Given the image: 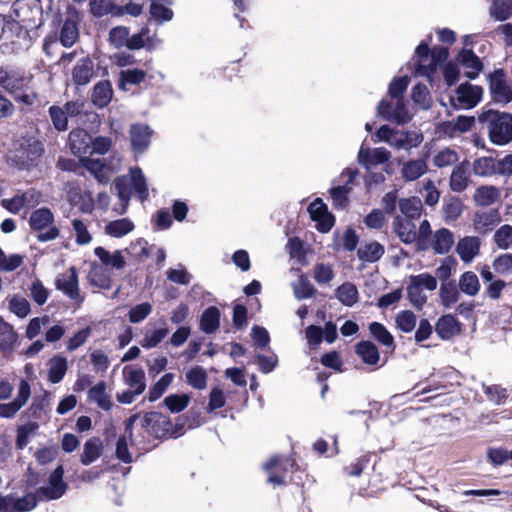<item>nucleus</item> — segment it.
Instances as JSON below:
<instances>
[{"label": "nucleus", "mask_w": 512, "mask_h": 512, "mask_svg": "<svg viewBox=\"0 0 512 512\" xmlns=\"http://www.w3.org/2000/svg\"><path fill=\"white\" fill-rule=\"evenodd\" d=\"M479 121L487 125L490 140L497 145H504L512 140V115L489 110L484 112Z\"/></svg>", "instance_id": "obj_1"}, {"label": "nucleus", "mask_w": 512, "mask_h": 512, "mask_svg": "<svg viewBox=\"0 0 512 512\" xmlns=\"http://www.w3.org/2000/svg\"><path fill=\"white\" fill-rule=\"evenodd\" d=\"M114 188L119 199L124 203L122 213L130 200L132 189L141 201L148 198L146 178L140 168H131L129 176H121L115 179Z\"/></svg>", "instance_id": "obj_2"}, {"label": "nucleus", "mask_w": 512, "mask_h": 512, "mask_svg": "<svg viewBox=\"0 0 512 512\" xmlns=\"http://www.w3.org/2000/svg\"><path fill=\"white\" fill-rule=\"evenodd\" d=\"M54 215L48 208H40L31 213L29 224L33 230L44 231L39 234L38 240L45 242L56 239L59 229L53 225Z\"/></svg>", "instance_id": "obj_3"}, {"label": "nucleus", "mask_w": 512, "mask_h": 512, "mask_svg": "<svg viewBox=\"0 0 512 512\" xmlns=\"http://www.w3.org/2000/svg\"><path fill=\"white\" fill-rule=\"evenodd\" d=\"M55 286L78 305L84 301V296L81 294L79 287L78 272L75 267L72 266L63 273H60L55 280Z\"/></svg>", "instance_id": "obj_4"}, {"label": "nucleus", "mask_w": 512, "mask_h": 512, "mask_svg": "<svg viewBox=\"0 0 512 512\" xmlns=\"http://www.w3.org/2000/svg\"><path fill=\"white\" fill-rule=\"evenodd\" d=\"M64 470L58 466L49 476L46 485L37 489L35 495L39 501L55 500L62 497L67 489V484L63 481Z\"/></svg>", "instance_id": "obj_5"}, {"label": "nucleus", "mask_w": 512, "mask_h": 512, "mask_svg": "<svg viewBox=\"0 0 512 512\" xmlns=\"http://www.w3.org/2000/svg\"><path fill=\"white\" fill-rule=\"evenodd\" d=\"M488 81L492 99L496 103L507 104L512 101V89L502 69L489 74Z\"/></svg>", "instance_id": "obj_6"}, {"label": "nucleus", "mask_w": 512, "mask_h": 512, "mask_svg": "<svg viewBox=\"0 0 512 512\" xmlns=\"http://www.w3.org/2000/svg\"><path fill=\"white\" fill-rule=\"evenodd\" d=\"M378 115L387 121L404 124L410 121L411 116L402 99L382 100L378 105Z\"/></svg>", "instance_id": "obj_7"}, {"label": "nucleus", "mask_w": 512, "mask_h": 512, "mask_svg": "<svg viewBox=\"0 0 512 512\" xmlns=\"http://www.w3.org/2000/svg\"><path fill=\"white\" fill-rule=\"evenodd\" d=\"M482 95L483 89L480 86L463 83L455 90V96L452 98V101L459 108L471 109L478 104Z\"/></svg>", "instance_id": "obj_8"}, {"label": "nucleus", "mask_w": 512, "mask_h": 512, "mask_svg": "<svg viewBox=\"0 0 512 512\" xmlns=\"http://www.w3.org/2000/svg\"><path fill=\"white\" fill-rule=\"evenodd\" d=\"M295 462L291 458L272 457L267 461L263 468L269 474L268 482L274 486L285 485V473L292 469Z\"/></svg>", "instance_id": "obj_9"}, {"label": "nucleus", "mask_w": 512, "mask_h": 512, "mask_svg": "<svg viewBox=\"0 0 512 512\" xmlns=\"http://www.w3.org/2000/svg\"><path fill=\"white\" fill-rule=\"evenodd\" d=\"M31 388L27 380L22 379L18 386L16 398L9 403H0V417L12 418L28 402Z\"/></svg>", "instance_id": "obj_10"}, {"label": "nucleus", "mask_w": 512, "mask_h": 512, "mask_svg": "<svg viewBox=\"0 0 512 512\" xmlns=\"http://www.w3.org/2000/svg\"><path fill=\"white\" fill-rule=\"evenodd\" d=\"M141 425L155 437H163L172 430V423L166 415L158 412L146 413Z\"/></svg>", "instance_id": "obj_11"}, {"label": "nucleus", "mask_w": 512, "mask_h": 512, "mask_svg": "<svg viewBox=\"0 0 512 512\" xmlns=\"http://www.w3.org/2000/svg\"><path fill=\"white\" fill-rule=\"evenodd\" d=\"M391 159V152L384 147L365 148L361 146L358 152V163L367 170L372 167L385 164Z\"/></svg>", "instance_id": "obj_12"}, {"label": "nucleus", "mask_w": 512, "mask_h": 512, "mask_svg": "<svg viewBox=\"0 0 512 512\" xmlns=\"http://www.w3.org/2000/svg\"><path fill=\"white\" fill-rule=\"evenodd\" d=\"M481 246L478 236H464L456 243L455 251L464 264H471L480 255Z\"/></svg>", "instance_id": "obj_13"}, {"label": "nucleus", "mask_w": 512, "mask_h": 512, "mask_svg": "<svg viewBox=\"0 0 512 512\" xmlns=\"http://www.w3.org/2000/svg\"><path fill=\"white\" fill-rule=\"evenodd\" d=\"M501 222V215L497 209L478 211L473 217V229L479 234H488Z\"/></svg>", "instance_id": "obj_14"}, {"label": "nucleus", "mask_w": 512, "mask_h": 512, "mask_svg": "<svg viewBox=\"0 0 512 512\" xmlns=\"http://www.w3.org/2000/svg\"><path fill=\"white\" fill-rule=\"evenodd\" d=\"M312 220L316 221L317 229L321 232H328L334 225V217L328 212L327 206L319 198L314 200L308 207Z\"/></svg>", "instance_id": "obj_15"}, {"label": "nucleus", "mask_w": 512, "mask_h": 512, "mask_svg": "<svg viewBox=\"0 0 512 512\" xmlns=\"http://www.w3.org/2000/svg\"><path fill=\"white\" fill-rule=\"evenodd\" d=\"M28 81L13 70L0 68V87L10 94H16L25 89Z\"/></svg>", "instance_id": "obj_16"}, {"label": "nucleus", "mask_w": 512, "mask_h": 512, "mask_svg": "<svg viewBox=\"0 0 512 512\" xmlns=\"http://www.w3.org/2000/svg\"><path fill=\"white\" fill-rule=\"evenodd\" d=\"M39 194L35 190H27L21 194L15 195L11 199L2 201L3 207L12 213H18L26 207H32L38 203Z\"/></svg>", "instance_id": "obj_17"}, {"label": "nucleus", "mask_w": 512, "mask_h": 512, "mask_svg": "<svg viewBox=\"0 0 512 512\" xmlns=\"http://www.w3.org/2000/svg\"><path fill=\"white\" fill-rule=\"evenodd\" d=\"M393 231L405 244H411L417 239V228L413 220L398 215L393 220Z\"/></svg>", "instance_id": "obj_18"}, {"label": "nucleus", "mask_w": 512, "mask_h": 512, "mask_svg": "<svg viewBox=\"0 0 512 512\" xmlns=\"http://www.w3.org/2000/svg\"><path fill=\"white\" fill-rule=\"evenodd\" d=\"M416 54V67L415 73L420 76H424L430 78L434 73L435 66L433 57H431L428 45L425 43H421L415 51Z\"/></svg>", "instance_id": "obj_19"}, {"label": "nucleus", "mask_w": 512, "mask_h": 512, "mask_svg": "<svg viewBox=\"0 0 512 512\" xmlns=\"http://www.w3.org/2000/svg\"><path fill=\"white\" fill-rule=\"evenodd\" d=\"M91 143V135L83 129L72 130L69 133L70 149L78 157H83L90 152Z\"/></svg>", "instance_id": "obj_20"}, {"label": "nucleus", "mask_w": 512, "mask_h": 512, "mask_svg": "<svg viewBox=\"0 0 512 512\" xmlns=\"http://www.w3.org/2000/svg\"><path fill=\"white\" fill-rule=\"evenodd\" d=\"M459 63L465 69V75L469 79L476 78L483 70V64L479 57L470 49H463L458 57Z\"/></svg>", "instance_id": "obj_21"}, {"label": "nucleus", "mask_w": 512, "mask_h": 512, "mask_svg": "<svg viewBox=\"0 0 512 512\" xmlns=\"http://www.w3.org/2000/svg\"><path fill=\"white\" fill-rule=\"evenodd\" d=\"M72 81L77 86L87 85L94 76V65L91 59L85 57L77 61L72 72Z\"/></svg>", "instance_id": "obj_22"}, {"label": "nucleus", "mask_w": 512, "mask_h": 512, "mask_svg": "<svg viewBox=\"0 0 512 512\" xmlns=\"http://www.w3.org/2000/svg\"><path fill=\"white\" fill-rule=\"evenodd\" d=\"M435 331L442 340H449L460 333L461 324L453 315H443L437 320Z\"/></svg>", "instance_id": "obj_23"}, {"label": "nucleus", "mask_w": 512, "mask_h": 512, "mask_svg": "<svg viewBox=\"0 0 512 512\" xmlns=\"http://www.w3.org/2000/svg\"><path fill=\"white\" fill-rule=\"evenodd\" d=\"M428 171V164L425 159H410L403 162L401 166V177L406 182L419 179Z\"/></svg>", "instance_id": "obj_24"}, {"label": "nucleus", "mask_w": 512, "mask_h": 512, "mask_svg": "<svg viewBox=\"0 0 512 512\" xmlns=\"http://www.w3.org/2000/svg\"><path fill=\"white\" fill-rule=\"evenodd\" d=\"M454 235L447 228L436 230L432 236L431 247L436 254H447L454 245Z\"/></svg>", "instance_id": "obj_25"}, {"label": "nucleus", "mask_w": 512, "mask_h": 512, "mask_svg": "<svg viewBox=\"0 0 512 512\" xmlns=\"http://www.w3.org/2000/svg\"><path fill=\"white\" fill-rule=\"evenodd\" d=\"M94 254L99 258L103 265L116 270H121L126 266V258L123 250L110 252L103 247H96Z\"/></svg>", "instance_id": "obj_26"}, {"label": "nucleus", "mask_w": 512, "mask_h": 512, "mask_svg": "<svg viewBox=\"0 0 512 512\" xmlns=\"http://www.w3.org/2000/svg\"><path fill=\"white\" fill-rule=\"evenodd\" d=\"M131 145L136 153H142L150 144L151 131L148 126L135 124L130 129Z\"/></svg>", "instance_id": "obj_27"}, {"label": "nucleus", "mask_w": 512, "mask_h": 512, "mask_svg": "<svg viewBox=\"0 0 512 512\" xmlns=\"http://www.w3.org/2000/svg\"><path fill=\"white\" fill-rule=\"evenodd\" d=\"M44 151L43 144L34 138L25 139L20 143L19 159L32 163L39 159Z\"/></svg>", "instance_id": "obj_28"}, {"label": "nucleus", "mask_w": 512, "mask_h": 512, "mask_svg": "<svg viewBox=\"0 0 512 512\" xmlns=\"http://www.w3.org/2000/svg\"><path fill=\"white\" fill-rule=\"evenodd\" d=\"M47 366L48 380L53 384H57L61 382L66 375L68 370V361L65 356L56 354L48 360Z\"/></svg>", "instance_id": "obj_29"}, {"label": "nucleus", "mask_w": 512, "mask_h": 512, "mask_svg": "<svg viewBox=\"0 0 512 512\" xmlns=\"http://www.w3.org/2000/svg\"><path fill=\"white\" fill-rule=\"evenodd\" d=\"M88 398L103 410L108 411L112 407L111 396L107 392V385L104 381L98 382L89 389Z\"/></svg>", "instance_id": "obj_30"}, {"label": "nucleus", "mask_w": 512, "mask_h": 512, "mask_svg": "<svg viewBox=\"0 0 512 512\" xmlns=\"http://www.w3.org/2000/svg\"><path fill=\"white\" fill-rule=\"evenodd\" d=\"M7 501L4 512H29L36 507L39 500L35 494H27L22 498L7 496Z\"/></svg>", "instance_id": "obj_31"}, {"label": "nucleus", "mask_w": 512, "mask_h": 512, "mask_svg": "<svg viewBox=\"0 0 512 512\" xmlns=\"http://www.w3.org/2000/svg\"><path fill=\"white\" fill-rule=\"evenodd\" d=\"M102 452V441L97 437H92L84 443L80 461L83 465H90L102 455Z\"/></svg>", "instance_id": "obj_32"}, {"label": "nucleus", "mask_w": 512, "mask_h": 512, "mask_svg": "<svg viewBox=\"0 0 512 512\" xmlns=\"http://www.w3.org/2000/svg\"><path fill=\"white\" fill-rule=\"evenodd\" d=\"M123 377L126 385L134 391V394H141L145 390V373L142 369L125 367L123 369Z\"/></svg>", "instance_id": "obj_33"}, {"label": "nucleus", "mask_w": 512, "mask_h": 512, "mask_svg": "<svg viewBox=\"0 0 512 512\" xmlns=\"http://www.w3.org/2000/svg\"><path fill=\"white\" fill-rule=\"evenodd\" d=\"M500 190L495 186H480L476 189L473 199L478 206H490L500 199Z\"/></svg>", "instance_id": "obj_34"}, {"label": "nucleus", "mask_w": 512, "mask_h": 512, "mask_svg": "<svg viewBox=\"0 0 512 512\" xmlns=\"http://www.w3.org/2000/svg\"><path fill=\"white\" fill-rule=\"evenodd\" d=\"M113 96V90L109 81L103 80L98 82L92 92V102L99 108L106 107Z\"/></svg>", "instance_id": "obj_35"}, {"label": "nucleus", "mask_w": 512, "mask_h": 512, "mask_svg": "<svg viewBox=\"0 0 512 512\" xmlns=\"http://www.w3.org/2000/svg\"><path fill=\"white\" fill-rule=\"evenodd\" d=\"M120 161V157L114 155L111 164L108 166L99 160H87L85 166L99 181H105L108 179L105 169L107 168L109 171L118 170Z\"/></svg>", "instance_id": "obj_36"}, {"label": "nucleus", "mask_w": 512, "mask_h": 512, "mask_svg": "<svg viewBox=\"0 0 512 512\" xmlns=\"http://www.w3.org/2000/svg\"><path fill=\"white\" fill-rule=\"evenodd\" d=\"M69 202L78 207L83 213H92L94 209V200L92 194L88 191L81 192L78 189H73L69 193Z\"/></svg>", "instance_id": "obj_37"}, {"label": "nucleus", "mask_w": 512, "mask_h": 512, "mask_svg": "<svg viewBox=\"0 0 512 512\" xmlns=\"http://www.w3.org/2000/svg\"><path fill=\"white\" fill-rule=\"evenodd\" d=\"M469 182V173L466 163H461L454 167L450 176V188L454 192L464 191Z\"/></svg>", "instance_id": "obj_38"}, {"label": "nucleus", "mask_w": 512, "mask_h": 512, "mask_svg": "<svg viewBox=\"0 0 512 512\" xmlns=\"http://www.w3.org/2000/svg\"><path fill=\"white\" fill-rule=\"evenodd\" d=\"M90 12L96 17H102L106 14L115 16L123 15L122 8L114 4L113 0H90Z\"/></svg>", "instance_id": "obj_39"}, {"label": "nucleus", "mask_w": 512, "mask_h": 512, "mask_svg": "<svg viewBox=\"0 0 512 512\" xmlns=\"http://www.w3.org/2000/svg\"><path fill=\"white\" fill-rule=\"evenodd\" d=\"M403 130L391 128L388 125H382L376 132L374 142H385L394 149L398 150L401 144Z\"/></svg>", "instance_id": "obj_40"}, {"label": "nucleus", "mask_w": 512, "mask_h": 512, "mask_svg": "<svg viewBox=\"0 0 512 512\" xmlns=\"http://www.w3.org/2000/svg\"><path fill=\"white\" fill-rule=\"evenodd\" d=\"M459 290L464 294L473 297L476 296L481 288L478 276L473 271H466L459 277Z\"/></svg>", "instance_id": "obj_41"}, {"label": "nucleus", "mask_w": 512, "mask_h": 512, "mask_svg": "<svg viewBox=\"0 0 512 512\" xmlns=\"http://www.w3.org/2000/svg\"><path fill=\"white\" fill-rule=\"evenodd\" d=\"M385 248L377 241L367 242L360 246L357 251L358 257L366 262H376L384 254Z\"/></svg>", "instance_id": "obj_42"}, {"label": "nucleus", "mask_w": 512, "mask_h": 512, "mask_svg": "<svg viewBox=\"0 0 512 512\" xmlns=\"http://www.w3.org/2000/svg\"><path fill=\"white\" fill-rule=\"evenodd\" d=\"M460 290L454 282H442L439 289L440 303L445 308H451L460 298Z\"/></svg>", "instance_id": "obj_43"}, {"label": "nucleus", "mask_w": 512, "mask_h": 512, "mask_svg": "<svg viewBox=\"0 0 512 512\" xmlns=\"http://www.w3.org/2000/svg\"><path fill=\"white\" fill-rule=\"evenodd\" d=\"M356 353L365 364L376 365L380 355L376 345L370 341H362L356 346Z\"/></svg>", "instance_id": "obj_44"}, {"label": "nucleus", "mask_w": 512, "mask_h": 512, "mask_svg": "<svg viewBox=\"0 0 512 512\" xmlns=\"http://www.w3.org/2000/svg\"><path fill=\"white\" fill-rule=\"evenodd\" d=\"M133 229V222L127 218H122L108 222L104 228V231L111 237L120 238L133 231Z\"/></svg>", "instance_id": "obj_45"}, {"label": "nucleus", "mask_w": 512, "mask_h": 512, "mask_svg": "<svg viewBox=\"0 0 512 512\" xmlns=\"http://www.w3.org/2000/svg\"><path fill=\"white\" fill-rule=\"evenodd\" d=\"M89 282L101 289H110L111 278L108 272L97 263H92L88 274Z\"/></svg>", "instance_id": "obj_46"}, {"label": "nucleus", "mask_w": 512, "mask_h": 512, "mask_svg": "<svg viewBox=\"0 0 512 512\" xmlns=\"http://www.w3.org/2000/svg\"><path fill=\"white\" fill-rule=\"evenodd\" d=\"M399 209L403 218H409L414 221L421 216L423 207L420 199L411 197L401 199L399 201Z\"/></svg>", "instance_id": "obj_47"}, {"label": "nucleus", "mask_w": 512, "mask_h": 512, "mask_svg": "<svg viewBox=\"0 0 512 512\" xmlns=\"http://www.w3.org/2000/svg\"><path fill=\"white\" fill-rule=\"evenodd\" d=\"M336 298L345 306L351 307L358 302L359 294L357 287L350 282L339 286L335 291Z\"/></svg>", "instance_id": "obj_48"}, {"label": "nucleus", "mask_w": 512, "mask_h": 512, "mask_svg": "<svg viewBox=\"0 0 512 512\" xmlns=\"http://www.w3.org/2000/svg\"><path fill=\"white\" fill-rule=\"evenodd\" d=\"M169 333V329L161 327L157 329H146L140 344L143 348L151 349L160 344Z\"/></svg>", "instance_id": "obj_49"}, {"label": "nucleus", "mask_w": 512, "mask_h": 512, "mask_svg": "<svg viewBox=\"0 0 512 512\" xmlns=\"http://www.w3.org/2000/svg\"><path fill=\"white\" fill-rule=\"evenodd\" d=\"M78 27L76 21L69 17L67 18L60 32V41L65 47H71L78 39Z\"/></svg>", "instance_id": "obj_50"}, {"label": "nucleus", "mask_w": 512, "mask_h": 512, "mask_svg": "<svg viewBox=\"0 0 512 512\" xmlns=\"http://www.w3.org/2000/svg\"><path fill=\"white\" fill-rule=\"evenodd\" d=\"M220 313L216 307H209L201 316L200 327L205 333H212L218 329Z\"/></svg>", "instance_id": "obj_51"}, {"label": "nucleus", "mask_w": 512, "mask_h": 512, "mask_svg": "<svg viewBox=\"0 0 512 512\" xmlns=\"http://www.w3.org/2000/svg\"><path fill=\"white\" fill-rule=\"evenodd\" d=\"M18 338L13 327L0 318V350H11Z\"/></svg>", "instance_id": "obj_52"}, {"label": "nucleus", "mask_w": 512, "mask_h": 512, "mask_svg": "<svg viewBox=\"0 0 512 512\" xmlns=\"http://www.w3.org/2000/svg\"><path fill=\"white\" fill-rule=\"evenodd\" d=\"M207 373L201 366H195L186 372V381L194 389L203 390L207 386Z\"/></svg>", "instance_id": "obj_53"}, {"label": "nucleus", "mask_w": 512, "mask_h": 512, "mask_svg": "<svg viewBox=\"0 0 512 512\" xmlns=\"http://www.w3.org/2000/svg\"><path fill=\"white\" fill-rule=\"evenodd\" d=\"M173 373L164 374L155 384H153L148 392V400L154 402L159 399L170 387L174 380Z\"/></svg>", "instance_id": "obj_54"}, {"label": "nucleus", "mask_w": 512, "mask_h": 512, "mask_svg": "<svg viewBox=\"0 0 512 512\" xmlns=\"http://www.w3.org/2000/svg\"><path fill=\"white\" fill-rule=\"evenodd\" d=\"M369 331L380 344L388 348H394V338L383 324L379 322H372L369 325Z\"/></svg>", "instance_id": "obj_55"}, {"label": "nucleus", "mask_w": 512, "mask_h": 512, "mask_svg": "<svg viewBox=\"0 0 512 512\" xmlns=\"http://www.w3.org/2000/svg\"><path fill=\"white\" fill-rule=\"evenodd\" d=\"M395 323L400 331L410 333L416 327L417 317L412 311L403 310L396 314Z\"/></svg>", "instance_id": "obj_56"}, {"label": "nucleus", "mask_w": 512, "mask_h": 512, "mask_svg": "<svg viewBox=\"0 0 512 512\" xmlns=\"http://www.w3.org/2000/svg\"><path fill=\"white\" fill-rule=\"evenodd\" d=\"M459 155L456 150L451 148H443L439 150L433 157V164L437 168H444L457 163Z\"/></svg>", "instance_id": "obj_57"}, {"label": "nucleus", "mask_w": 512, "mask_h": 512, "mask_svg": "<svg viewBox=\"0 0 512 512\" xmlns=\"http://www.w3.org/2000/svg\"><path fill=\"white\" fill-rule=\"evenodd\" d=\"M164 405L172 413H179L187 408L190 403L188 394H171L163 400Z\"/></svg>", "instance_id": "obj_58"}, {"label": "nucleus", "mask_w": 512, "mask_h": 512, "mask_svg": "<svg viewBox=\"0 0 512 512\" xmlns=\"http://www.w3.org/2000/svg\"><path fill=\"white\" fill-rule=\"evenodd\" d=\"M473 171L476 175L487 177L496 174L495 158L481 157L474 161Z\"/></svg>", "instance_id": "obj_59"}, {"label": "nucleus", "mask_w": 512, "mask_h": 512, "mask_svg": "<svg viewBox=\"0 0 512 512\" xmlns=\"http://www.w3.org/2000/svg\"><path fill=\"white\" fill-rule=\"evenodd\" d=\"M464 205L460 199L451 197L443 205V215L446 221H455L462 214Z\"/></svg>", "instance_id": "obj_60"}, {"label": "nucleus", "mask_w": 512, "mask_h": 512, "mask_svg": "<svg viewBox=\"0 0 512 512\" xmlns=\"http://www.w3.org/2000/svg\"><path fill=\"white\" fill-rule=\"evenodd\" d=\"M73 233L76 243L79 245H86L92 241V235L88 230V226L79 218H74L71 221Z\"/></svg>", "instance_id": "obj_61"}, {"label": "nucleus", "mask_w": 512, "mask_h": 512, "mask_svg": "<svg viewBox=\"0 0 512 512\" xmlns=\"http://www.w3.org/2000/svg\"><path fill=\"white\" fill-rule=\"evenodd\" d=\"M512 0H493L489 13L498 21H504L511 15Z\"/></svg>", "instance_id": "obj_62"}, {"label": "nucleus", "mask_w": 512, "mask_h": 512, "mask_svg": "<svg viewBox=\"0 0 512 512\" xmlns=\"http://www.w3.org/2000/svg\"><path fill=\"white\" fill-rule=\"evenodd\" d=\"M409 283L419 288L426 289L428 291H434L437 288V278L430 273H420L417 275H411L409 277Z\"/></svg>", "instance_id": "obj_63"}, {"label": "nucleus", "mask_w": 512, "mask_h": 512, "mask_svg": "<svg viewBox=\"0 0 512 512\" xmlns=\"http://www.w3.org/2000/svg\"><path fill=\"white\" fill-rule=\"evenodd\" d=\"M495 244L501 249H508L512 246V226L505 224L498 228L493 236Z\"/></svg>", "instance_id": "obj_64"}]
</instances>
